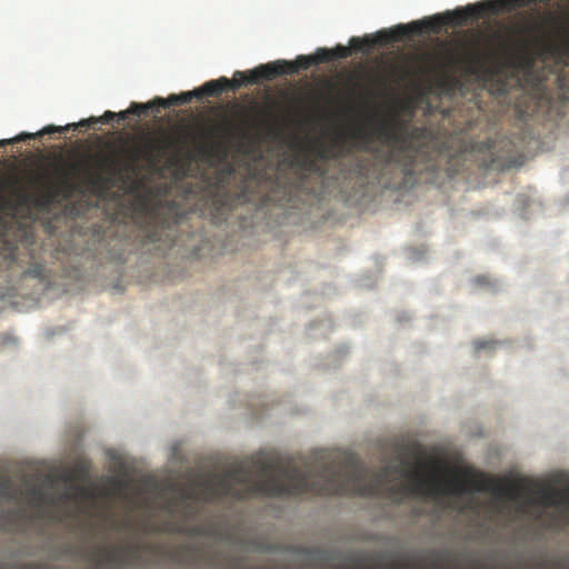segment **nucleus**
<instances>
[{
  "instance_id": "6e6552de",
  "label": "nucleus",
  "mask_w": 569,
  "mask_h": 569,
  "mask_svg": "<svg viewBox=\"0 0 569 569\" xmlns=\"http://www.w3.org/2000/svg\"><path fill=\"white\" fill-rule=\"evenodd\" d=\"M114 118H116L114 112L107 111L101 117H98V118L91 117V118L82 120L78 123L66 124V127L48 126V127L43 128V130H41L38 133H21V134L17 136L16 138L0 140V147L12 144L14 142H21V141L36 139L43 134L62 133L67 130L74 129L76 127L89 128V126H91L92 123H97V122L108 123L109 121H111Z\"/></svg>"
},
{
  "instance_id": "f8f14e48",
  "label": "nucleus",
  "mask_w": 569,
  "mask_h": 569,
  "mask_svg": "<svg viewBox=\"0 0 569 569\" xmlns=\"http://www.w3.org/2000/svg\"><path fill=\"white\" fill-rule=\"evenodd\" d=\"M27 503L31 508L41 509L43 506L52 505V496L42 486H31L26 489Z\"/></svg>"
},
{
  "instance_id": "7ed1b4c3",
  "label": "nucleus",
  "mask_w": 569,
  "mask_h": 569,
  "mask_svg": "<svg viewBox=\"0 0 569 569\" xmlns=\"http://www.w3.org/2000/svg\"><path fill=\"white\" fill-rule=\"evenodd\" d=\"M380 137L388 146L371 154L368 178L385 189L401 186L408 177L436 173L448 158L423 128L405 129L396 123L382 126Z\"/></svg>"
},
{
  "instance_id": "412c9836",
  "label": "nucleus",
  "mask_w": 569,
  "mask_h": 569,
  "mask_svg": "<svg viewBox=\"0 0 569 569\" xmlns=\"http://www.w3.org/2000/svg\"><path fill=\"white\" fill-rule=\"evenodd\" d=\"M9 187H11V192H13V194H16L17 198L23 201H27V199L30 197V193H28L27 189L18 184L17 179L11 180Z\"/></svg>"
},
{
  "instance_id": "0eeeda50",
  "label": "nucleus",
  "mask_w": 569,
  "mask_h": 569,
  "mask_svg": "<svg viewBox=\"0 0 569 569\" xmlns=\"http://www.w3.org/2000/svg\"><path fill=\"white\" fill-rule=\"evenodd\" d=\"M397 41H391L389 43L382 44L377 41V36L373 39L368 38H351L349 40V47L346 46H337L333 49L328 48H319L315 51L316 57L321 61H335V60H343L350 56L351 50H356L358 52H369L376 46L386 47Z\"/></svg>"
},
{
  "instance_id": "9b49d317",
  "label": "nucleus",
  "mask_w": 569,
  "mask_h": 569,
  "mask_svg": "<svg viewBox=\"0 0 569 569\" xmlns=\"http://www.w3.org/2000/svg\"><path fill=\"white\" fill-rule=\"evenodd\" d=\"M118 172V161L114 159H104V164L100 166L99 172L86 171V176L90 179V182L94 184H106L109 178L113 177Z\"/></svg>"
},
{
  "instance_id": "bb28decb",
  "label": "nucleus",
  "mask_w": 569,
  "mask_h": 569,
  "mask_svg": "<svg viewBox=\"0 0 569 569\" xmlns=\"http://www.w3.org/2000/svg\"><path fill=\"white\" fill-rule=\"evenodd\" d=\"M491 509H493V511H496V515L500 513V505L498 502L491 503Z\"/></svg>"
},
{
  "instance_id": "a211bd4d",
  "label": "nucleus",
  "mask_w": 569,
  "mask_h": 569,
  "mask_svg": "<svg viewBox=\"0 0 569 569\" xmlns=\"http://www.w3.org/2000/svg\"><path fill=\"white\" fill-rule=\"evenodd\" d=\"M110 488L112 492L117 495H123L130 488V479L126 477H112L110 478Z\"/></svg>"
},
{
  "instance_id": "2f4dec72",
  "label": "nucleus",
  "mask_w": 569,
  "mask_h": 569,
  "mask_svg": "<svg viewBox=\"0 0 569 569\" xmlns=\"http://www.w3.org/2000/svg\"><path fill=\"white\" fill-rule=\"evenodd\" d=\"M233 568H236V569H240V568H241V566L236 565V566H233Z\"/></svg>"
},
{
  "instance_id": "4be33fe9",
  "label": "nucleus",
  "mask_w": 569,
  "mask_h": 569,
  "mask_svg": "<svg viewBox=\"0 0 569 569\" xmlns=\"http://www.w3.org/2000/svg\"><path fill=\"white\" fill-rule=\"evenodd\" d=\"M473 283L477 287H487L490 284V279H488L486 276L475 277Z\"/></svg>"
},
{
  "instance_id": "4468645a",
  "label": "nucleus",
  "mask_w": 569,
  "mask_h": 569,
  "mask_svg": "<svg viewBox=\"0 0 569 569\" xmlns=\"http://www.w3.org/2000/svg\"><path fill=\"white\" fill-rule=\"evenodd\" d=\"M316 177L322 179L325 177V166L317 159H306L301 162V180H299V189L306 190L303 183L307 178Z\"/></svg>"
},
{
  "instance_id": "5701e85b",
  "label": "nucleus",
  "mask_w": 569,
  "mask_h": 569,
  "mask_svg": "<svg viewBox=\"0 0 569 569\" xmlns=\"http://www.w3.org/2000/svg\"><path fill=\"white\" fill-rule=\"evenodd\" d=\"M31 184H47V178L43 176H38L37 178L31 179Z\"/></svg>"
},
{
  "instance_id": "cd10ccee",
  "label": "nucleus",
  "mask_w": 569,
  "mask_h": 569,
  "mask_svg": "<svg viewBox=\"0 0 569 569\" xmlns=\"http://www.w3.org/2000/svg\"><path fill=\"white\" fill-rule=\"evenodd\" d=\"M198 153H199V154H204V153H207V147H204L203 144H199V147H198Z\"/></svg>"
},
{
  "instance_id": "b1692460",
  "label": "nucleus",
  "mask_w": 569,
  "mask_h": 569,
  "mask_svg": "<svg viewBox=\"0 0 569 569\" xmlns=\"http://www.w3.org/2000/svg\"><path fill=\"white\" fill-rule=\"evenodd\" d=\"M488 346H490V341H485V340L475 341V349H477V350L486 349V348H488Z\"/></svg>"
},
{
  "instance_id": "c756f323",
  "label": "nucleus",
  "mask_w": 569,
  "mask_h": 569,
  "mask_svg": "<svg viewBox=\"0 0 569 569\" xmlns=\"http://www.w3.org/2000/svg\"><path fill=\"white\" fill-rule=\"evenodd\" d=\"M73 491H76V493L86 495V489H83V488H76V489H73Z\"/></svg>"
},
{
  "instance_id": "20e7f679",
  "label": "nucleus",
  "mask_w": 569,
  "mask_h": 569,
  "mask_svg": "<svg viewBox=\"0 0 569 569\" xmlns=\"http://www.w3.org/2000/svg\"><path fill=\"white\" fill-rule=\"evenodd\" d=\"M538 0H493L482 1L476 4H467L443 16L437 14L429 19L415 21L407 24H399L390 30L378 32V42L382 44L409 40L423 32L438 33L441 26H463L469 20L477 21L486 14H498L502 11H509L521 7L530 6ZM543 2L545 0H539Z\"/></svg>"
},
{
  "instance_id": "a878e982",
  "label": "nucleus",
  "mask_w": 569,
  "mask_h": 569,
  "mask_svg": "<svg viewBox=\"0 0 569 569\" xmlns=\"http://www.w3.org/2000/svg\"><path fill=\"white\" fill-rule=\"evenodd\" d=\"M129 159H131V163H134L136 161H138V152L132 151L131 154H129Z\"/></svg>"
},
{
  "instance_id": "9d476101",
  "label": "nucleus",
  "mask_w": 569,
  "mask_h": 569,
  "mask_svg": "<svg viewBox=\"0 0 569 569\" xmlns=\"http://www.w3.org/2000/svg\"><path fill=\"white\" fill-rule=\"evenodd\" d=\"M239 88H241V83H236L234 81L232 82L229 79L222 77L218 80H210L203 83V86L186 92L196 94V98L200 100L204 97H218L223 91L237 90Z\"/></svg>"
},
{
  "instance_id": "1a4fd4ad",
  "label": "nucleus",
  "mask_w": 569,
  "mask_h": 569,
  "mask_svg": "<svg viewBox=\"0 0 569 569\" xmlns=\"http://www.w3.org/2000/svg\"><path fill=\"white\" fill-rule=\"evenodd\" d=\"M233 208V198L229 196L222 184L213 187L210 191V214L213 221H223L224 217Z\"/></svg>"
},
{
  "instance_id": "39448f33",
  "label": "nucleus",
  "mask_w": 569,
  "mask_h": 569,
  "mask_svg": "<svg viewBox=\"0 0 569 569\" xmlns=\"http://www.w3.org/2000/svg\"><path fill=\"white\" fill-rule=\"evenodd\" d=\"M330 60H320L318 57L305 56L301 54L297 57L293 61L288 60H277L274 62H269L264 64H260L252 69V81L257 79H266L273 80L277 77L295 74L300 71H306L311 67L319 66L322 63H328Z\"/></svg>"
},
{
  "instance_id": "393cba45",
  "label": "nucleus",
  "mask_w": 569,
  "mask_h": 569,
  "mask_svg": "<svg viewBox=\"0 0 569 569\" xmlns=\"http://www.w3.org/2000/svg\"><path fill=\"white\" fill-rule=\"evenodd\" d=\"M472 509H475V507L472 506V500H469L462 505H459V507H457V510H459V511L472 510Z\"/></svg>"
},
{
  "instance_id": "ddd939ff",
  "label": "nucleus",
  "mask_w": 569,
  "mask_h": 569,
  "mask_svg": "<svg viewBox=\"0 0 569 569\" xmlns=\"http://www.w3.org/2000/svg\"><path fill=\"white\" fill-rule=\"evenodd\" d=\"M193 99H197L193 93L181 92L180 94L173 93L167 98L157 97L152 102H149L147 104H153L154 111L158 112L159 108L167 109L170 107L188 104Z\"/></svg>"
},
{
  "instance_id": "dca6fc26",
  "label": "nucleus",
  "mask_w": 569,
  "mask_h": 569,
  "mask_svg": "<svg viewBox=\"0 0 569 569\" xmlns=\"http://www.w3.org/2000/svg\"><path fill=\"white\" fill-rule=\"evenodd\" d=\"M0 497L8 501H17L20 497V489L7 476H0Z\"/></svg>"
},
{
  "instance_id": "aec40b11",
  "label": "nucleus",
  "mask_w": 569,
  "mask_h": 569,
  "mask_svg": "<svg viewBox=\"0 0 569 569\" xmlns=\"http://www.w3.org/2000/svg\"><path fill=\"white\" fill-rule=\"evenodd\" d=\"M567 562L563 559H541L536 569H566Z\"/></svg>"
},
{
  "instance_id": "7c9ffc66",
  "label": "nucleus",
  "mask_w": 569,
  "mask_h": 569,
  "mask_svg": "<svg viewBox=\"0 0 569 569\" xmlns=\"http://www.w3.org/2000/svg\"><path fill=\"white\" fill-rule=\"evenodd\" d=\"M69 498H71V495L69 492L63 493V499H69Z\"/></svg>"
},
{
  "instance_id": "423d86ee",
  "label": "nucleus",
  "mask_w": 569,
  "mask_h": 569,
  "mask_svg": "<svg viewBox=\"0 0 569 569\" xmlns=\"http://www.w3.org/2000/svg\"><path fill=\"white\" fill-rule=\"evenodd\" d=\"M86 559L94 569H112L126 566L132 559V548L122 545L92 546Z\"/></svg>"
},
{
  "instance_id": "f03ea898",
  "label": "nucleus",
  "mask_w": 569,
  "mask_h": 569,
  "mask_svg": "<svg viewBox=\"0 0 569 569\" xmlns=\"http://www.w3.org/2000/svg\"><path fill=\"white\" fill-rule=\"evenodd\" d=\"M260 569H529L518 559L505 562L489 553L470 550L437 549L412 555L388 552L298 549Z\"/></svg>"
},
{
  "instance_id": "f257e3e1",
  "label": "nucleus",
  "mask_w": 569,
  "mask_h": 569,
  "mask_svg": "<svg viewBox=\"0 0 569 569\" xmlns=\"http://www.w3.org/2000/svg\"><path fill=\"white\" fill-rule=\"evenodd\" d=\"M472 492H491L497 499L528 506L553 508L550 528L569 525V487L559 490L538 487L532 495L515 481L487 477L483 472L462 470L456 477H429L421 470H407L406 461L383 466L368 473L357 455L319 449L297 458L259 452L238 461V501L262 497H380L399 505L409 496L421 499L459 497Z\"/></svg>"
},
{
  "instance_id": "6ab92c4d",
  "label": "nucleus",
  "mask_w": 569,
  "mask_h": 569,
  "mask_svg": "<svg viewBox=\"0 0 569 569\" xmlns=\"http://www.w3.org/2000/svg\"><path fill=\"white\" fill-rule=\"evenodd\" d=\"M261 80L270 81L271 79L266 78H258L256 80H251V71L242 72V71H236L233 72V78L230 79V81H236V83H242V87L249 86V84H257Z\"/></svg>"
},
{
  "instance_id": "c85d7f7f",
  "label": "nucleus",
  "mask_w": 569,
  "mask_h": 569,
  "mask_svg": "<svg viewBox=\"0 0 569 569\" xmlns=\"http://www.w3.org/2000/svg\"><path fill=\"white\" fill-rule=\"evenodd\" d=\"M485 149H487V150L492 149V141L485 142Z\"/></svg>"
},
{
  "instance_id": "2eb2a0df",
  "label": "nucleus",
  "mask_w": 569,
  "mask_h": 569,
  "mask_svg": "<svg viewBox=\"0 0 569 569\" xmlns=\"http://www.w3.org/2000/svg\"><path fill=\"white\" fill-rule=\"evenodd\" d=\"M147 242L171 246L174 242V237L172 236V226L167 224V227H164V224H160L154 227L153 230L147 232Z\"/></svg>"
},
{
  "instance_id": "f3484780",
  "label": "nucleus",
  "mask_w": 569,
  "mask_h": 569,
  "mask_svg": "<svg viewBox=\"0 0 569 569\" xmlns=\"http://www.w3.org/2000/svg\"><path fill=\"white\" fill-rule=\"evenodd\" d=\"M148 110H152V103L132 102L131 107H129V109H127L126 111H118L117 119L118 121H123L128 118V116L140 117Z\"/></svg>"
}]
</instances>
